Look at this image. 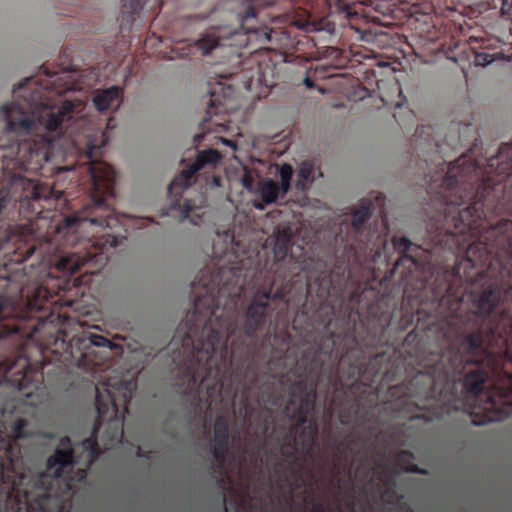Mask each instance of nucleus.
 Returning a JSON list of instances; mask_svg holds the SVG:
<instances>
[{"instance_id": "27", "label": "nucleus", "mask_w": 512, "mask_h": 512, "mask_svg": "<svg viewBox=\"0 0 512 512\" xmlns=\"http://www.w3.org/2000/svg\"><path fill=\"white\" fill-rule=\"evenodd\" d=\"M512 9V0H502V13L508 14Z\"/></svg>"}, {"instance_id": "35", "label": "nucleus", "mask_w": 512, "mask_h": 512, "mask_svg": "<svg viewBox=\"0 0 512 512\" xmlns=\"http://www.w3.org/2000/svg\"><path fill=\"white\" fill-rule=\"evenodd\" d=\"M201 138H202V135H196V137H195V141H196V143H199V141L201 140Z\"/></svg>"}, {"instance_id": "3", "label": "nucleus", "mask_w": 512, "mask_h": 512, "mask_svg": "<svg viewBox=\"0 0 512 512\" xmlns=\"http://www.w3.org/2000/svg\"><path fill=\"white\" fill-rule=\"evenodd\" d=\"M52 189H22L19 199V214L26 223L13 230L0 218V254L9 257L19 255L10 261L24 260L36 252L43 260L53 265L57 272L71 276L85 264L103 267L107 262V252L120 245L113 234L95 236L98 230L113 228L118 223L109 199L115 197V189H90V200L86 206L54 227V233H40L46 218L41 216L40 202H49ZM8 205V198L0 195V216ZM0 264V278L1 267ZM68 288L67 281L51 277L48 282L27 292L24 305L8 304L0 295V344L11 342L14 338L31 339L38 333V327L44 322H53L59 307H71L73 301L63 300L60 291ZM41 383V373L34 370L26 357L10 362L0 360V395L9 389L13 395L31 397ZM5 401L0 397V402Z\"/></svg>"}, {"instance_id": "36", "label": "nucleus", "mask_w": 512, "mask_h": 512, "mask_svg": "<svg viewBox=\"0 0 512 512\" xmlns=\"http://www.w3.org/2000/svg\"><path fill=\"white\" fill-rule=\"evenodd\" d=\"M301 1H305V0H290L291 3H297V2H301Z\"/></svg>"}, {"instance_id": "19", "label": "nucleus", "mask_w": 512, "mask_h": 512, "mask_svg": "<svg viewBox=\"0 0 512 512\" xmlns=\"http://www.w3.org/2000/svg\"><path fill=\"white\" fill-rule=\"evenodd\" d=\"M313 181V164L310 161H304L299 167L298 181H296V188L299 191H304L306 185Z\"/></svg>"}, {"instance_id": "14", "label": "nucleus", "mask_w": 512, "mask_h": 512, "mask_svg": "<svg viewBox=\"0 0 512 512\" xmlns=\"http://www.w3.org/2000/svg\"><path fill=\"white\" fill-rule=\"evenodd\" d=\"M231 443V435H229V420L224 415L215 418L214 438L211 442V452L214 460L217 461L218 467L222 468L224 460H226L229 444Z\"/></svg>"}, {"instance_id": "2", "label": "nucleus", "mask_w": 512, "mask_h": 512, "mask_svg": "<svg viewBox=\"0 0 512 512\" xmlns=\"http://www.w3.org/2000/svg\"><path fill=\"white\" fill-rule=\"evenodd\" d=\"M291 241V228H277L272 258L263 264L257 254L245 252L230 266L201 271L193 311L170 343L173 362L182 373H249V341L269 327L276 303L301 306L316 288L325 305L332 284L329 273H305L302 262L289 255Z\"/></svg>"}, {"instance_id": "37", "label": "nucleus", "mask_w": 512, "mask_h": 512, "mask_svg": "<svg viewBox=\"0 0 512 512\" xmlns=\"http://www.w3.org/2000/svg\"><path fill=\"white\" fill-rule=\"evenodd\" d=\"M277 362H279V363L283 362V357H279V359H277Z\"/></svg>"}, {"instance_id": "30", "label": "nucleus", "mask_w": 512, "mask_h": 512, "mask_svg": "<svg viewBox=\"0 0 512 512\" xmlns=\"http://www.w3.org/2000/svg\"><path fill=\"white\" fill-rule=\"evenodd\" d=\"M220 140H222V143L235 149V144L234 142L230 141V140H227V139H223V138H220Z\"/></svg>"}, {"instance_id": "17", "label": "nucleus", "mask_w": 512, "mask_h": 512, "mask_svg": "<svg viewBox=\"0 0 512 512\" xmlns=\"http://www.w3.org/2000/svg\"><path fill=\"white\" fill-rule=\"evenodd\" d=\"M491 39L484 37H470L468 39V48L475 54V65L486 66L493 61V55L486 52H479V49H490Z\"/></svg>"}, {"instance_id": "10", "label": "nucleus", "mask_w": 512, "mask_h": 512, "mask_svg": "<svg viewBox=\"0 0 512 512\" xmlns=\"http://www.w3.org/2000/svg\"><path fill=\"white\" fill-rule=\"evenodd\" d=\"M303 436H299V430H294V436L291 433H285L282 437V446L289 448L283 450V460L290 464V467L283 473V480L290 484L292 490L296 491L305 485L302 474L294 467L299 465L304 458H310L313 448L305 452L302 446ZM314 447V444L312 445Z\"/></svg>"}, {"instance_id": "22", "label": "nucleus", "mask_w": 512, "mask_h": 512, "mask_svg": "<svg viewBox=\"0 0 512 512\" xmlns=\"http://www.w3.org/2000/svg\"><path fill=\"white\" fill-rule=\"evenodd\" d=\"M280 183L283 186V193H287L291 188L292 167L290 164H283L279 171Z\"/></svg>"}, {"instance_id": "25", "label": "nucleus", "mask_w": 512, "mask_h": 512, "mask_svg": "<svg viewBox=\"0 0 512 512\" xmlns=\"http://www.w3.org/2000/svg\"><path fill=\"white\" fill-rule=\"evenodd\" d=\"M337 7H339L340 11L345 13L348 17L354 14L351 12V6H349V3L345 2L344 0H337Z\"/></svg>"}, {"instance_id": "12", "label": "nucleus", "mask_w": 512, "mask_h": 512, "mask_svg": "<svg viewBox=\"0 0 512 512\" xmlns=\"http://www.w3.org/2000/svg\"><path fill=\"white\" fill-rule=\"evenodd\" d=\"M384 359L383 353H377L369 360H366L363 356L356 357L348 363L346 368H340V378H345L351 383L357 381L362 382V384L373 383L374 379L382 372L381 364Z\"/></svg>"}, {"instance_id": "15", "label": "nucleus", "mask_w": 512, "mask_h": 512, "mask_svg": "<svg viewBox=\"0 0 512 512\" xmlns=\"http://www.w3.org/2000/svg\"><path fill=\"white\" fill-rule=\"evenodd\" d=\"M121 89L118 86H112L107 89L99 90L94 95V106L99 112H105L109 109H117L120 105Z\"/></svg>"}, {"instance_id": "34", "label": "nucleus", "mask_w": 512, "mask_h": 512, "mask_svg": "<svg viewBox=\"0 0 512 512\" xmlns=\"http://www.w3.org/2000/svg\"><path fill=\"white\" fill-rule=\"evenodd\" d=\"M255 208L260 210L264 209V207L260 203H256Z\"/></svg>"}, {"instance_id": "28", "label": "nucleus", "mask_w": 512, "mask_h": 512, "mask_svg": "<svg viewBox=\"0 0 512 512\" xmlns=\"http://www.w3.org/2000/svg\"><path fill=\"white\" fill-rule=\"evenodd\" d=\"M326 309L329 310L328 315H326V318L321 320V323H323L325 325H329L330 321H332L333 308H332V306H326Z\"/></svg>"}, {"instance_id": "9", "label": "nucleus", "mask_w": 512, "mask_h": 512, "mask_svg": "<svg viewBox=\"0 0 512 512\" xmlns=\"http://www.w3.org/2000/svg\"><path fill=\"white\" fill-rule=\"evenodd\" d=\"M244 1V10L238 13L239 30H227L226 28H215L195 41L196 49L201 54L208 55L217 48L223 47H246L252 38L262 43L270 42L269 28L257 22V12L252 0Z\"/></svg>"}, {"instance_id": "39", "label": "nucleus", "mask_w": 512, "mask_h": 512, "mask_svg": "<svg viewBox=\"0 0 512 512\" xmlns=\"http://www.w3.org/2000/svg\"><path fill=\"white\" fill-rule=\"evenodd\" d=\"M294 403L293 400H290V403H288V406L292 405Z\"/></svg>"}, {"instance_id": "26", "label": "nucleus", "mask_w": 512, "mask_h": 512, "mask_svg": "<svg viewBox=\"0 0 512 512\" xmlns=\"http://www.w3.org/2000/svg\"><path fill=\"white\" fill-rule=\"evenodd\" d=\"M151 223H153V220H151L150 218L148 217H143V218H138L136 219L135 221V226L136 228L138 229H142L148 225H150Z\"/></svg>"}, {"instance_id": "21", "label": "nucleus", "mask_w": 512, "mask_h": 512, "mask_svg": "<svg viewBox=\"0 0 512 512\" xmlns=\"http://www.w3.org/2000/svg\"><path fill=\"white\" fill-rule=\"evenodd\" d=\"M414 459V456L409 450H400L399 453H397L396 461L400 465H408L407 468H405V471L407 472H413V473H419V469H417L414 464L411 463V461Z\"/></svg>"}, {"instance_id": "38", "label": "nucleus", "mask_w": 512, "mask_h": 512, "mask_svg": "<svg viewBox=\"0 0 512 512\" xmlns=\"http://www.w3.org/2000/svg\"><path fill=\"white\" fill-rule=\"evenodd\" d=\"M421 128L423 129V127H421ZM422 129H419V128H418V129H416V132H418V133H422Z\"/></svg>"}, {"instance_id": "1", "label": "nucleus", "mask_w": 512, "mask_h": 512, "mask_svg": "<svg viewBox=\"0 0 512 512\" xmlns=\"http://www.w3.org/2000/svg\"><path fill=\"white\" fill-rule=\"evenodd\" d=\"M399 253L392 274L405 294L400 308L405 351L424 368L402 385V395L429 403L439 395L436 377L475 365L464 391L476 398L495 355L512 363V220L432 217L424 246L392 237Z\"/></svg>"}, {"instance_id": "6", "label": "nucleus", "mask_w": 512, "mask_h": 512, "mask_svg": "<svg viewBox=\"0 0 512 512\" xmlns=\"http://www.w3.org/2000/svg\"><path fill=\"white\" fill-rule=\"evenodd\" d=\"M222 158L223 156L214 149L198 151L195 161H193L191 165H188L186 169L182 170V172L174 178L170 186H168V195L173 198L170 209L179 211L180 221L188 219L193 225L198 226L201 224V214L198 212L204 206V196L201 195L198 197V200L185 199L184 203L180 202V196L183 191L202 176H204L206 185L211 188L218 187L221 179L215 174V169L218 167Z\"/></svg>"}, {"instance_id": "8", "label": "nucleus", "mask_w": 512, "mask_h": 512, "mask_svg": "<svg viewBox=\"0 0 512 512\" xmlns=\"http://www.w3.org/2000/svg\"><path fill=\"white\" fill-rule=\"evenodd\" d=\"M380 207L381 219L384 218V196H375V203L362 202L361 206L351 213V227L345 239L346 263L361 265L367 261L376 262L384 252L387 245L385 234H381L376 228H367L365 223L373 215L374 206Z\"/></svg>"}, {"instance_id": "32", "label": "nucleus", "mask_w": 512, "mask_h": 512, "mask_svg": "<svg viewBox=\"0 0 512 512\" xmlns=\"http://www.w3.org/2000/svg\"><path fill=\"white\" fill-rule=\"evenodd\" d=\"M343 449H344V443H340L339 445V458H341V455L343 454Z\"/></svg>"}, {"instance_id": "16", "label": "nucleus", "mask_w": 512, "mask_h": 512, "mask_svg": "<svg viewBox=\"0 0 512 512\" xmlns=\"http://www.w3.org/2000/svg\"><path fill=\"white\" fill-rule=\"evenodd\" d=\"M145 0H122V9H120V28L126 29L133 25L136 17L139 16Z\"/></svg>"}, {"instance_id": "11", "label": "nucleus", "mask_w": 512, "mask_h": 512, "mask_svg": "<svg viewBox=\"0 0 512 512\" xmlns=\"http://www.w3.org/2000/svg\"><path fill=\"white\" fill-rule=\"evenodd\" d=\"M314 405H316V394L313 389H310L309 393L301 395L298 412L291 414V419L298 416L294 431H299V437L304 436L302 446H304L305 453H308L313 443H316L317 423L314 418Z\"/></svg>"}, {"instance_id": "5", "label": "nucleus", "mask_w": 512, "mask_h": 512, "mask_svg": "<svg viewBox=\"0 0 512 512\" xmlns=\"http://www.w3.org/2000/svg\"><path fill=\"white\" fill-rule=\"evenodd\" d=\"M13 95V102L0 106L7 132L24 138L14 146L13 169L37 174L52 158L55 140L71 135L69 123L82 109V102L53 99V90L39 85L35 77L14 87Z\"/></svg>"}, {"instance_id": "31", "label": "nucleus", "mask_w": 512, "mask_h": 512, "mask_svg": "<svg viewBox=\"0 0 512 512\" xmlns=\"http://www.w3.org/2000/svg\"><path fill=\"white\" fill-rule=\"evenodd\" d=\"M312 512H324V508L320 504H317L313 507Z\"/></svg>"}, {"instance_id": "23", "label": "nucleus", "mask_w": 512, "mask_h": 512, "mask_svg": "<svg viewBox=\"0 0 512 512\" xmlns=\"http://www.w3.org/2000/svg\"><path fill=\"white\" fill-rule=\"evenodd\" d=\"M220 104H221V102H219L218 98L215 97V93L212 92L211 101H209V106H207V111H206L207 117L204 118V121H203V128L208 129L207 121L212 117V115H215L218 113V107Z\"/></svg>"}, {"instance_id": "13", "label": "nucleus", "mask_w": 512, "mask_h": 512, "mask_svg": "<svg viewBox=\"0 0 512 512\" xmlns=\"http://www.w3.org/2000/svg\"><path fill=\"white\" fill-rule=\"evenodd\" d=\"M323 364L321 350L318 347L305 349L302 352L301 361H299V365L304 370V375L299 376L298 380L294 381V391L301 393V395L307 394L310 389L316 392L317 378L321 373Z\"/></svg>"}, {"instance_id": "33", "label": "nucleus", "mask_w": 512, "mask_h": 512, "mask_svg": "<svg viewBox=\"0 0 512 512\" xmlns=\"http://www.w3.org/2000/svg\"><path fill=\"white\" fill-rule=\"evenodd\" d=\"M136 456H138L139 458L145 457L144 453L142 452V450H140L139 447H138V451H136Z\"/></svg>"}, {"instance_id": "7", "label": "nucleus", "mask_w": 512, "mask_h": 512, "mask_svg": "<svg viewBox=\"0 0 512 512\" xmlns=\"http://www.w3.org/2000/svg\"><path fill=\"white\" fill-rule=\"evenodd\" d=\"M117 348L106 337L94 333L75 335L69 341L57 337L51 353L65 367H76L86 373L96 374L109 367L110 352Z\"/></svg>"}, {"instance_id": "18", "label": "nucleus", "mask_w": 512, "mask_h": 512, "mask_svg": "<svg viewBox=\"0 0 512 512\" xmlns=\"http://www.w3.org/2000/svg\"><path fill=\"white\" fill-rule=\"evenodd\" d=\"M258 193H260L261 201L266 205L272 204L277 198L286 195V193H283V185L271 179L260 183Z\"/></svg>"}, {"instance_id": "20", "label": "nucleus", "mask_w": 512, "mask_h": 512, "mask_svg": "<svg viewBox=\"0 0 512 512\" xmlns=\"http://www.w3.org/2000/svg\"><path fill=\"white\" fill-rule=\"evenodd\" d=\"M272 339H274V344L279 346L275 348V351L281 353H285L291 343V335L286 330L275 333Z\"/></svg>"}, {"instance_id": "40", "label": "nucleus", "mask_w": 512, "mask_h": 512, "mask_svg": "<svg viewBox=\"0 0 512 512\" xmlns=\"http://www.w3.org/2000/svg\"><path fill=\"white\" fill-rule=\"evenodd\" d=\"M57 510H59V511L61 510V505L60 504L57 505Z\"/></svg>"}, {"instance_id": "4", "label": "nucleus", "mask_w": 512, "mask_h": 512, "mask_svg": "<svg viewBox=\"0 0 512 512\" xmlns=\"http://www.w3.org/2000/svg\"><path fill=\"white\" fill-rule=\"evenodd\" d=\"M126 412H97L90 436L73 445L71 438L62 436L56 450L46 460V470L36 472L19 445V441L33 436L28 421L18 418L10 424L7 436L0 435V512H48L50 501L57 497L54 490L61 481H71V471L78 467L79 480L87 477L90 467L98 460L101 450L98 432L103 431V449L109 450L123 437V417Z\"/></svg>"}, {"instance_id": "24", "label": "nucleus", "mask_w": 512, "mask_h": 512, "mask_svg": "<svg viewBox=\"0 0 512 512\" xmlns=\"http://www.w3.org/2000/svg\"><path fill=\"white\" fill-rule=\"evenodd\" d=\"M293 25L306 33L316 30V25L312 23L308 18H300L295 20L293 21Z\"/></svg>"}, {"instance_id": "29", "label": "nucleus", "mask_w": 512, "mask_h": 512, "mask_svg": "<svg viewBox=\"0 0 512 512\" xmlns=\"http://www.w3.org/2000/svg\"><path fill=\"white\" fill-rule=\"evenodd\" d=\"M304 85L307 88L313 87V81L309 77L304 78Z\"/></svg>"}]
</instances>
